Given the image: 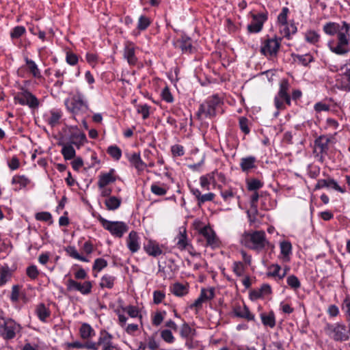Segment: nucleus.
Masks as SVG:
<instances>
[{"mask_svg": "<svg viewBox=\"0 0 350 350\" xmlns=\"http://www.w3.org/2000/svg\"><path fill=\"white\" fill-rule=\"evenodd\" d=\"M305 36L306 41L312 44H315L319 39V35L314 31H307Z\"/></svg>", "mask_w": 350, "mask_h": 350, "instance_id": "43", "label": "nucleus"}, {"mask_svg": "<svg viewBox=\"0 0 350 350\" xmlns=\"http://www.w3.org/2000/svg\"><path fill=\"white\" fill-rule=\"evenodd\" d=\"M107 152L115 160H119L122 156V150L117 146H110L108 147Z\"/></svg>", "mask_w": 350, "mask_h": 350, "instance_id": "35", "label": "nucleus"}, {"mask_svg": "<svg viewBox=\"0 0 350 350\" xmlns=\"http://www.w3.org/2000/svg\"><path fill=\"white\" fill-rule=\"evenodd\" d=\"M127 245L132 252H136L139 250L138 236L136 232L133 230L129 233Z\"/></svg>", "mask_w": 350, "mask_h": 350, "instance_id": "17", "label": "nucleus"}, {"mask_svg": "<svg viewBox=\"0 0 350 350\" xmlns=\"http://www.w3.org/2000/svg\"><path fill=\"white\" fill-rule=\"evenodd\" d=\"M214 288H210L206 290L205 288H202L201 290L200 297L204 301L212 299L214 297Z\"/></svg>", "mask_w": 350, "mask_h": 350, "instance_id": "42", "label": "nucleus"}, {"mask_svg": "<svg viewBox=\"0 0 350 350\" xmlns=\"http://www.w3.org/2000/svg\"><path fill=\"white\" fill-rule=\"evenodd\" d=\"M171 292L178 297H183L188 293V287L186 285L176 282L171 288Z\"/></svg>", "mask_w": 350, "mask_h": 350, "instance_id": "23", "label": "nucleus"}, {"mask_svg": "<svg viewBox=\"0 0 350 350\" xmlns=\"http://www.w3.org/2000/svg\"><path fill=\"white\" fill-rule=\"evenodd\" d=\"M215 197V194L213 193H208L204 195L201 194L200 199L198 201V206H201L202 204L207 201H212Z\"/></svg>", "mask_w": 350, "mask_h": 350, "instance_id": "60", "label": "nucleus"}, {"mask_svg": "<svg viewBox=\"0 0 350 350\" xmlns=\"http://www.w3.org/2000/svg\"><path fill=\"white\" fill-rule=\"evenodd\" d=\"M12 184H19L22 187H25L29 180L24 176H14L12 180Z\"/></svg>", "mask_w": 350, "mask_h": 350, "instance_id": "51", "label": "nucleus"}, {"mask_svg": "<svg viewBox=\"0 0 350 350\" xmlns=\"http://www.w3.org/2000/svg\"><path fill=\"white\" fill-rule=\"evenodd\" d=\"M114 277L111 275H104L100 283V286L102 288L106 287L108 288H111L113 286Z\"/></svg>", "mask_w": 350, "mask_h": 350, "instance_id": "38", "label": "nucleus"}, {"mask_svg": "<svg viewBox=\"0 0 350 350\" xmlns=\"http://www.w3.org/2000/svg\"><path fill=\"white\" fill-rule=\"evenodd\" d=\"M177 47H179L183 52H191L192 49L191 41L189 38H182L176 42Z\"/></svg>", "mask_w": 350, "mask_h": 350, "instance_id": "29", "label": "nucleus"}, {"mask_svg": "<svg viewBox=\"0 0 350 350\" xmlns=\"http://www.w3.org/2000/svg\"><path fill=\"white\" fill-rule=\"evenodd\" d=\"M162 98L167 103H172L173 101V96L167 86L165 87L161 92Z\"/></svg>", "mask_w": 350, "mask_h": 350, "instance_id": "59", "label": "nucleus"}, {"mask_svg": "<svg viewBox=\"0 0 350 350\" xmlns=\"http://www.w3.org/2000/svg\"><path fill=\"white\" fill-rule=\"evenodd\" d=\"M27 275L32 280H35L39 275V271L36 265H31L27 268Z\"/></svg>", "mask_w": 350, "mask_h": 350, "instance_id": "49", "label": "nucleus"}, {"mask_svg": "<svg viewBox=\"0 0 350 350\" xmlns=\"http://www.w3.org/2000/svg\"><path fill=\"white\" fill-rule=\"evenodd\" d=\"M248 120L245 117H241L239 118V125L241 130L245 133L248 134L250 133V129L247 126Z\"/></svg>", "mask_w": 350, "mask_h": 350, "instance_id": "61", "label": "nucleus"}, {"mask_svg": "<svg viewBox=\"0 0 350 350\" xmlns=\"http://www.w3.org/2000/svg\"><path fill=\"white\" fill-rule=\"evenodd\" d=\"M222 104L221 99L217 95H213L207 99L200 106L197 116L200 119L201 115L204 114L206 117L213 118L216 116L217 109Z\"/></svg>", "mask_w": 350, "mask_h": 350, "instance_id": "3", "label": "nucleus"}, {"mask_svg": "<svg viewBox=\"0 0 350 350\" xmlns=\"http://www.w3.org/2000/svg\"><path fill=\"white\" fill-rule=\"evenodd\" d=\"M280 46V40L267 39L260 49V52L265 55H276Z\"/></svg>", "mask_w": 350, "mask_h": 350, "instance_id": "8", "label": "nucleus"}, {"mask_svg": "<svg viewBox=\"0 0 350 350\" xmlns=\"http://www.w3.org/2000/svg\"><path fill=\"white\" fill-rule=\"evenodd\" d=\"M25 61L29 71L33 75V76L38 78L40 77V72L36 63L33 60L29 59L27 57H25Z\"/></svg>", "mask_w": 350, "mask_h": 350, "instance_id": "30", "label": "nucleus"}, {"mask_svg": "<svg viewBox=\"0 0 350 350\" xmlns=\"http://www.w3.org/2000/svg\"><path fill=\"white\" fill-rule=\"evenodd\" d=\"M327 187L328 188H332L340 193H345V189H343L342 187H340L338 183L332 178H328L327 180Z\"/></svg>", "mask_w": 350, "mask_h": 350, "instance_id": "54", "label": "nucleus"}, {"mask_svg": "<svg viewBox=\"0 0 350 350\" xmlns=\"http://www.w3.org/2000/svg\"><path fill=\"white\" fill-rule=\"evenodd\" d=\"M289 88L288 81L286 79H283L280 83V90L278 94V97L282 98L288 95V90Z\"/></svg>", "mask_w": 350, "mask_h": 350, "instance_id": "32", "label": "nucleus"}, {"mask_svg": "<svg viewBox=\"0 0 350 350\" xmlns=\"http://www.w3.org/2000/svg\"><path fill=\"white\" fill-rule=\"evenodd\" d=\"M296 58L298 59L299 63L305 66L313 61V57L310 54H306L304 55H297Z\"/></svg>", "mask_w": 350, "mask_h": 350, "instance_id": "48", "label": "nucleus"}, {"mask_svg": "<svg viewBox=\"0 0 350 350\" xmlns=\"http://www.w3.org/2000/svg\"><path fill=\"white\" fill-rule=\"evenodd\" d=\"M98 219L105 229L109 230L111 234L117 237H122L128 230V226L124 222L110 221L102 217L100 215L98 217Z\"/></svg>", "mask_w": 350, "mask_h": 350, "instance_id": "5", "label": "nucleus"}, {"mask_svg": "<svg viewBox=\"0 0 350 350\" xmlns=\"http://www.w3.org/2000/svg\"><path fill=\"white\" fill-rule=\"evenodd\" d=\"M21 286L19 285H14L12 288L10 299L13 302H16L19 298V293Z\"/></svg>", "mask_w": 350, "mask_h": 350, "instance_id": "52", "label": "nucleus"}, {"mask_svg": "<svg viewBox=\"0 0 350 350\" xmlns=\"http://www.w3.org/2000/svg\"><path fill=\"white\" fill-rule=\"evenodd\" d=\"M252 18V23L247 25V31L250 33H258L262 30L267 16L263 14H253Z\"/></svg>", "mask_w": 350, "mask_h": 350, "instance_id": "9", "label": "nucleus"}, {"mask_svg": "<svg viewBox=\"0 0 350 350\" xmlns=\"http://www.w3.org/2000/svg\"><path fill=\"white\" fill-rule=\"evenodd\" d=\"M195 330L192 329L191 327L187 323L183 324L180 334L183 338H188L191 336L192 333H194Z\"/></svg>", "mask_w": 350, "mask_h": 350, "instance_id": "40", "label": "nucleus"}, {"mask_svg": "<svg viewBox=\"0 0 350 350\" xmlns=\"http://www.w3.org/2000/svg\"><path fill=\"white\" fill-rule=\"evenodd\" d=\"M177 245L180 248L185 249L187 245V233L185 228H183V231H180L179 238L177 242Z\"/></svg>", "mask_w": 350, "mask_h": 350, "instance_id": "41", "label": "nucleus"}, {"mask_svg": "<svg viewBox=\"0 0 350 350\" xmlns=\"http://www.w3.org/2000/svg\"><path fill=\"white\" fill-rule=\"evenodd\" d=\"M70 144L72 146L75 145L77 148H79L86 142L87 138L85 133L81 132H73L70 136Z\"/></svg>", "mask_w": 350, "mask_h": 350, "instance_id": "13", "label": "nucleus"}, {"mask_svg": "<svg viewBox=\"0 0 350 350\" xmlns=\"http://www.w3.org/2000/svg\"><path fill=\"white\" fill-rule=\"evenodd\" d=\"M261 319L264 325L273 327L275 325V316L273 312L268 315L261 314Z\"/></svg>", "mask_w": 350, "mask_h": 350, "instance_id": "31", "label": "nucleus"}, {"mask_svg": "<svg viewBox=\"0 0 350 350\" xmlns=\"http://www.w3.org/2000/svg\"><path fill=\"white\" fill-rule=\"evenodd\" d=\"M113 174L114 170L111 169L109 172L101 174L99 176L98 181V187H99V189H103L109 183H112L116 181V178L113 176Z\"/></svg>", "mask_w": 350, "mask_h": 350, "instance_id": "11", "label": "nucleus"}, {"mask_svg": "<svg viewBox=\"0 0 350 350\" xmlns=\"http://www.w3.org/2000/svg\"><path fill=\"white\" fill-rule=\"evenodd\" d=\"M94 333V329L88 323H83L80 328V334L82 338L88 339Z\"/></svg>", "mask_w": 350, "mask_h": 350, "instance_id": "34", "label": "nucleus"}, {"mask_svg": "<svg viewBox=\"0 0 350 350\" xmlns=\"http://www.w3.org/2000/svg\"><path fill=\"white\" fill-rule=\"evenodd\" d=\"M200 233L206 239L207 244L214 245L216 244V236L214 231L209 226H204L200 230Z\"/></svg>", "mask_w": 350, "mask_h": 350, "instance_id": "14", "label": "nucleus"}, {"mask_svg": "<svg viewBox=\"0 0 350 350\" xmlns=\"http://www.w3.org/2000/svg\"><path fill=\"white\" fill-rule=\"evenodd\" d=\"M284 36L289 38L291 33H295L297 31V27L295 24H291L290 26L287 25H284Z\"/></svg>", "mask_w": 350, "mask_h": 350, "instance_id": "63", "label": "nucleus"}, {"mask_svg": "<svg viewBox=\"0 0 350 350\" xmlns=\"http://www.w3.org/2000/svg\"><path fill=\"white\" fill-rule=\"evenodd\" d=\"M281 254L284 256L287 257L291 253L292 245L289 241H282L280 243Z\"/></svg>", "mask_w": 350, "mask_h": 350, "instance_id": "39", "label": "nucleus"}, {"mask_svg": "<svg viewBox=\"0 0 350 350\" xmlns=\"http://www.w3.org/2000/svg\"><path fill=\"white\" fill-rule=\"evenodd\" d=\"M233 271L237 276H241L243 273V265L241 262H234L233 264Z\"/></svg>", "mask_w": 350, "mask_h": 350, "instance_id": "64", "label": "nucleus"}, {"mask_svg": "<svg viewBox=\"0 0 350 350\" xmlns=\"http://www.w3.org/2000/svg\"><path fill=\"white\" fill-rule=\"evenodd\" d=\"M327 335L333 338L335 341H345L349 339L345 325L336 323L334 325L327 323L324 327Z\"/></svg>", "mask_w": 350, "mask_h": 350, "instance_id": "6", "label": "nucleus"}, {"mask_svg": "<svg viewBox=\"0 0 350 350\" xmlns=\"http://www.w3.org/2000/svg\"><path fill=\"white\" fill-rule=\"evenodd\" d=\"M51 117L48 120V123L52 126H55L58 122L62 116L61 113L58 111H51Z\"/></svg>", "mask_w": 350, "mask_h": 350, "instance_id": "45", "label": "nucleus"}, {"mask_svg": "<svg viewBox=\"0 0 350 350\" xmlns=\"http://www.w3.org/2000/svg\"><path fill=\"white\" fill-rule=\"evenodd\" d=\"M161 336L166 342L172 343L174 341V338L170 329L163 330L161 333Z\"/></svg>", "mask_w": 350, "mask_h": 350, "instance_id": "50", "label": "nucleus"}, {"mask_svg": "<svg viewBox=\"0 0 350 350\" xmlns=\"http://www.w3.org/2000/svg\"><path fill=\"white\" fill-rule=\"evenodd\" d=\"M145 251L150 256H157L162 253V250L159 245L152 241H148L144 247Z\"/></svg>", "mask_w": 350, "mask_h": 350, "instance_id": "21", "label": "nucleus"}, {"mask_svg": "<svg viewBox=\"0 0 350 350\" xmlns=\"http://www.w3.org/2000/svg\"><path fill=\"white\" fill-rule=\"evenodd\" d=\"M36 312L39 319L42 321H45L46 319L50 315L49 310L45 306L44 304H40L37 306Z\"/></svg>", "mask_w": 350, "mask_h": 350, "instance_id": "28", "label": "nucleus"}, {"mask_svg": "<svg viewBox=\"0 0 350 350\" xmlns=\"http://www.w3.org/2000/svg\"><path fill=\"white\" fill-rule=\"evenodd\" d=\"M67 109L74 115L85 113L89 107L82 93L77 92L70 99L65 100Z\"/></svg>", "mask_w": 350, "mask_h": 350, "instance_id": "2", "label": "nucleus"}, {"mask_svg": "<svg viewBox=\"0 0 350 350\" xmlns=\"http://www.w3.org/2000/svg\"><path fill=\"white\" fill-rule=\"evenodd\" d=\"M12 277V271L8 265L0 268V286L4 285Z\"/></svg>", "mask_w": 350, "mask_h": 350, "instance_id": "24", "label": "nucleus"}, {"mask_svg": "<svg viewBox=\"0 0 350 350\" xmlns=\"http://www.w3.org/2000/svg\"><path fill=\"white\" fill-rule=\"evenodd\" d=\"M288 13V9L287 8H283L282 12L278 17V22L282 23V25H287V14Z\"/></svg>", "mask_w": 350, "mask_h": 350, "instance_id": "56", "label": "nucleus"}, {"mask_svg": "<svg viewBox=\"0 0 350 350\" xmlns=\"http://www.w3.org/2000/svg\"><path fill=\"white\" fill-rule=\"evenodd\" d=\"M338 40L340 44H349L348 36L349 35V26L346 22L342 23L340 31L337 33Z\"/></svg>", "mask_w": 350, "mask_h": 350, "instance_id": "15", "label": "nucleus"}, {"mask_svg": "<svg viewBox=\"0 0 350 350\" xmlns=\"http://www.w3.org/2000/svg\"><path fill=\"white\" fill-rule=\"evenodd\" d=\"M341 26L336 23L329 22L326 23L323 27L324 32L329 36H334L340 29Z\"/></svg>", "mask_w": 350, "mask_h": 350, "instance_id": "25", "label": "nucleus"}, {"mask_svg": "<svg viewBox=\"0 0 350 350\" xmlns=\"http://www.w3.org/2000/svg\"><path fill=\"white\" fill-rule=\"evenodd\" d=\"M273 267L274 268V270L273 272H268L267 273V275L268 276H272V277H275V276H278L280 279H282L283 278L285 277V275H286L287 273V271L289 270V268H286L284 269V273H282V274L280 273V271L281 269V267L278 264H273L271 266V268Z\"/></svg>", "mask_w": 350, "mask_h": 350, "instance_id": "33", "label": "nucleus"}, {"mask_svg": "<svg viewBox=\"0 0 350 350\" xmlns=\"http://www.w3.org/2000/svg\"><path fill=\"white\" fill-rule=\"evenodd\" d=\"M107 266V262L106 260L103 258H96L94 261V265L92 267L93 270H96L98 271H101L103 268Z\"/></svg>", "mask_w": 350, "mask_h": 350, "instance_id": "46", "label": "nucleus"}, {"mask_svg": "<svg viewBox=\"0 0 350 350\" xmlns=\"http://www.w3.org/2000/svg\"><path fill=\"white\" fill-rule=\"evenodd\" d=\"M151 191L157 196H164L166 194L167 191L165 188L159 187L157 185H152L151 186Z\"/></svg>", "mask_w": 350, "mask_h": 350, "instance_id": "62", "label": "nucleus"}, {"mask_svg": "<svg viewBox=\"0 0 350 350\" xmlns=\"http://www.w3.org/2000/svg\"><path fill=\"white\" fill-rule=\"evenodd\" d=\"M347 44H340V42H338L336 46H331V44H329L330 50L338 55H344L348 52V50L346 49V46Z\"/></svg>", "mask_w": 350, "mask_h": 350, "instance_id": "37", "label": "nucleus"}, {"mask_svg": "<svg viewBox=\"0 0 350 350\" xmlns=\"http://www.w3.org/2000/svg\"><path fill=\"white\" fill-rule=\"evenodd\" d=\"M241 243L249 249L260 252L266 246L273 247L267 240L265 232L262 230L245 232L241 239Z\"/></svg>", "mask_w": 350, "mask_h": 350, "instance_id": "1", "label": "nucleus"}, {"mask_svg": "<svg viewBox=\"0 0 350 350\" xmlns=\"http://www.w3.org/2000/svg\"><path fill=\"white\" fill-rule=\"evenodd\" d=\"M58 145L62 146L61 152L66 160H70L75 157L76 152L71 144H66L64 143L59 142Z\"/></svg>", "mask_w": 350, "mask_h": 350, "instance_id": "16", "label": "nucleus"}, {"mask_svg": "<svg viewBox=\"0 0 350 350\" xmlns=\"http://www.w3.org/2000/svg\"><path fill=\"white\" fill-rule=\"evenodd\" d=\"M211 182H215L213 173L208 174L200 177V185L204 189H208V186Z\"/></svg>", "mask_w": 350, "mask_h": 350, "instance_id": "36", "label": "nucleus"}, {"mask_svg": "<svg viewBox=\"0 0 350 350\" xmlns=\"http://www.w3.org/2000/svg\"><path fill=\"white\" fill-rule=\"evenodd\" d=\"M105 204L108 210L113 211L120 207L121 200L116 196H110L105 200Z\"/></svg>", "mask_w": 350, "mask_h": 350, "instance_id": "27", "label": "nucleus"}, {"mask_svg": "<svg viewBox=\"0 0 350 350\" xmlns=\"http://www.w3.org/2000/svg\"><path fill=\"white\" fill-rule=\"evenodd\" d=\"M124 57L131 65H134L137 62V57L135 54V49L131 44H128L124 48Z\"/></svg>", "mask_w": 350, "mask_h": 350, "instance_id": "22", "label": "nucleus"}, {"mask_svg": "<svg viewBox=\"0 0 350 350\" xmlns=\"http://www.w3.org/2000/svg\"><path fill=\"white\" fill-rule=\"evenodd\" d=\"M124 311H126L128 314L131 317H137L139 316V311L138 310V308L135 306H127L126 308L124 309ZM139 317L140 319L142 318V315L139 314Z\"/></svg>", "mask_w": 350, "mask_h": 350, "instance_id": "53", "label": "nucleus"}, {"mask_svg": "<svg viewBox=\"0 0 350 350\" xmlns=\"http://www.w3.org/2000/svg\"><path fill=\"white\" fill-rule=\"evenodd\" d=\"M21 329V325L14 320L3 318L0 319V336L5 340L13 339Z\"/></svg>", "mask_w": 350, "mask_h": 350, "instance_id": "4", "label": "nucleus"}, {"mask_svg": "<svg viewBox=\"0 0 350 350\" xmlns=\"http://www.w3.org/2000/svg\"><path fill=\"white\" fill-rule=\"evenodd\" d=\"M129 160L138 171H143L146 167V163L141 159L139 153H133L129 157Z\"/></svg>", "mask_w": 350, "mask_h": 350, "instance_id": "18", "label": "nucleus"}, {"mask_svg": "<svg viewBox=\"0 0 350 350\" xmlns=\"http://www.w3.org/2000/svg\"><path fill=\"white\" fill-rule=\"evenodd\" d=\"M233 312L234 314V316L245 319L247 321H254V316L251 314L248 307L245 305H244L243 307L240 306H235Z\"/></svg>", "mask_w": 350, "mask_h": 350, "instance_id": "12", "label": "nucleus"}, {"mask_svg": "<svg viewBox=\"0 0 350 350\" xmlns=\"http://www.w3.org/2000/svg\"><path fill=\"white\" fill-rule=\"evenodd\" d=\"M330 139L325 135H321L314 141V152L318 154H320L321 157L323 154H327L329 150V144Z\"/></svg>", "mask_w": 350, "mask_h": 350, "instance_id": "10", "label": "nucleus"}, {"mask_svg": "<svg viewBox=\"0 0 350 350\" xmlns=\"http://www.w3.org/2000/svg\"><path fill=\"white\" fill-rule=\"evenodd\" d=\"M92 288V285L90 281H85L82 284L72 279H69L67 282V290L68 291H77L83 295H88L91 293Z\"/></svg>", "mask_w": 350, "mask_h": 350, "instance_id": "7", "label": "nucleus"}, {"mask_svg": "<svg viewBox=\"0 0 350 350\" xmlns=\"http://www.w3.org/2000/svg\"><path fill=\"white\" fill-rule=\"evenodd\" d=\"M262 187V183L257 180L252 179L248 183L247 188L250 191H255Z\"/></svg>", "mask_w": 350, "mask_h": 350, "instance_id": "57", "label": "nucleus"}, {"mask_svg": "<svg viewBox=\"0 0 350 350\" xmlns=\"http://www.w3.org/2000/svg\"><path fill=\"white\" fill-rule=\"evenodd\" d=\"M256 158L250 156L241 159V167L243 172H247L255 167Z\"/></svg>", "mask_w": 350, "mask_h": 350, "instance_id": "26", "label": "nucleus"}, {"mask_svg": "<svg viewBox=\"0 0 350 350\" xmlns=\"http://www.w3.org/2000/svg\"><path fill=\"white\" fill-rule=\"evenodd\" d=\"M112 338L113 336L111 334L106 331H102L98 343L99 345H102L103 348L113 346L115 345L111 341Z\"/></svg>", "mask_w": 350, "mask_h": 350, "instance_id": "20", "label": "nucleus"}, {"mask_svg": "<svg viewBox=\"0 0 350 350\" xmlns=\"http://www.w3.org/2000/svg\"><path fill=\"white\" fill-rule=\"evenodd\" d=\"M287 284L293 289H297L300 287L301 284L297 276L294 275H289L287 278Z\"/></svg>", "mask_w": 350, "mask_h": 350, "instance_id": "44", "label": "nucleus"}, {"mask_svg": "<svg viewBox=\"0 0 350 350\" xmlns=\"http://www.w3.org/2000/svg\"><path fill=\"white\" fill-rule=\"evenodd\" d=\"M23 95L25 96V100L26 105H28L30 108L35 109L38 107L39 101L38 98L33 95L29 91L24 90L23 91Z\"/></svg>", "mask_w": 350, "mask_h": 350, "instance_id": "19", "label": "nucleus"}, {"mask_svg": "<svg viewBox=\"0 0 350 350\" xmlns=\"http://www.w3.org/2000/svg\"><path fill=\"white\" fill-rule=\"evenodd\" d=\"M165 295L161 291H155L153 293V301L155 304H159L164 299Z\"/></svg>", "mask_w": 350, "mask_h": 350, "instance_id": "58", "label": "nucleus"}, {"mask_svg": "<svg viewBox=\"0 0 350 350\" xmlns=\"http://www.w3.org/2000/svg\"><path fill=\"white\" fill-rule=\"evenodd\" d=\"M25 32V28L23 26L15 27L10 33L12 39L18 38Z\"/></svg>", "mask_w": 350, "mask_h": 350, "instance_id": "47", "label": "nucleus"}, {"mask_svg": "<svg viewBox=\"0 0 350 350\" xmlns=\"http://www.w3.org/2000/svg\"><path fill=\"white\" fill-rule=\"evenodd\" d=\"M150 25V21L148 19V18L144 16H141L139 18V22H138V29H140V30H144L146 29Z\"/></svg>", "mask_w": 350, "mask_h": 350, "instance_id": "55", "label": "nucleus"}]
</instances>
